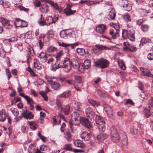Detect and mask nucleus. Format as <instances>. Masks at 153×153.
<instances>
[{
	"mask_svg": "<svg viewBox=\"0 0 153 153\" xmlns=\"http://www.w3.org/2000/svg\"><path fill=\"white\" fill-rule=\"evenodd\" d=\"M54 65L55 66H51V70L53 71H55L59 68H64L65 69V71L68 72L71 69L70 59L68 58L65 59L63 61H56Z\"/></svg>",
	"mask_w": 153,
	"mask_h": 153,
	"instance_id": "f257e3e1",
	"label": "nucleus"
},
{
	"mask_svg": "<svg viewBox=\"0 0 153 153\" xmlns=\"http://www.w3.org/2000/svg\"><path fill=\"white\" fill-rule=\"evenodd\" d=\"M134 31L131 29L123 30L122 33V37L124 39H128L130 40L134 41L135 40Z\"/></svg>",
	"mask_w": 153,
	"mask_h": 153,
	"instance_id": "f03ea898",
	"label": "nucleus"
},
{
	"mask_svg": "<svg viewBox=\"0 0 153 153\" xmlns=\"http://www.w3.org/2000/svg\"><path fill=\"white\" fill-rule=\"evenodd\" d=\"M38 22L41 25H46L49 26L52 23H55V21L53 18L51 16H47L44 19L42 15H41Z\"/></svg>",
	"mask_w": 153,
	"mask_h": 153,
	"instance_id": "7ed1b4c3",
	"label": "nucleus"
},
{
	"mask_svg": "<svg viewBox=\"0 0 153 153\" xmlns=\"http://www.w3.org/2000/svg\"><path fill=\"white\" fill-rule=\"evenodd\" d=\"M95 66L98 68L103 69L107 68L109 64V62L106 59L101 58L97 59L94 62Z\"/></svg>",
	"mask_w": 153,
	"mask_h": 153,
	"instance_id": "20e7f679",
	"label": "nucleus"
},
{
	"mask_svg": "<svg viewBox=\"0 0 153 153\" xmlns=\"http://www.w3.org/2000/svg\"><path fill=\"white\" fill-rule=\"evenodd\" d=\"M95 122L96 126L99 130L101 132L104 131L105 130V122L103 120L98 116L96 115L95 118Z\"/></svg>",
	"mask_w": 153,
	"mask_h": 153,
	"instance_id": "39448f33",
	"label": "nucleus"
},
{
	"mask_svg": "<svg viewBox=\"0 0 153 153\" xmlns=\"http://www.w3.org/2000/svg\"><path fill=\"white\" fill-rule=\"evenodd\" d=\"M111 140L114 142H118L120 139L117 130L113 128L111 129Z\"/></svg>",
	"mask_w": 153,
	"mask_h": 153,
	"instance_id": "423d86ee",
	"label": "nucleus"
},
{
	"mask_svg": "<svg viewBox=\"0 0 153 153\" xmlns=\"http://www.w3.org/2000/svg\"><path fill=\"white\" fill-rule=\"evenodd\" d=\"M79 123H81L85 127L88 128H90L92 127V125L87 118L81 117L79 119Z\"/></svg>",
	"mask_w": 153,
	"mask_h": 153,
	"instance_id": "0eeeda50",
	"label": "nucleus"
},
{
	"mask_svg": "<svg viewBox=\"0 0 153 153\" xmlns=\"http://www.w3.org/2000/svg\"><path fill=\"white\" fill-rule=\"evenodd\" d=\"M48 81L50 82L49 83L51 86V88L54 90L58 91L60 89L61 85L58 82L53 81L51 79L48 80Z\"/></svg>",
	"mask_w": 153,
	"mask_h": 153,
	"instance_id": "6e6552de",
	"label": "nucleus"
},
{
	"mask_svg": "<svg viewBox=\"0 0 153 153\" xmlns=\"http://www.w3.org/2000/svg\"><path fill=\"white\" fill-rule=\"evenodd\" d=\"M0 22H1L3 25L5 27L9 29L12 27V25L10 24V21L3 18H0Z\"/></svg>",
	"mask_w": 153,
	"mask_h": 153,
	"instance_id": "1a4fd4ad",
	"label": "nucleus"
},
{
	"mask_svg": "<svg viewBox=\"0 0 153 153\" xmlns=\"http://www.w3.org/2000/svg\"><path fill=\"white\" fill-rule=\"evenodd\" d=\"M85 111L87 117H88L91 119L93 118L94 117V112L91 108L88 107L86 108L85 109Z\"/></svg>",
	"mask_w": 153,
	"mask_h": 153,
	"instance_id": "9d476101",
	"label": "nucleus"
},
{
	"mask_svg": "<svg viewBox=\"0 0 153 153\" xmlns=\"http://www.w3.org/2000/svg\"><path fill=\"white\" fill-rule=\"evenodd\" d=\"M22 116L26 119H33L34 115L30 112L28 113L27 110L23 109L22 113Z\"/></svg>",
	"mask_w": 153,
	"mask_h": 153,
	"instance_id": "9b49d317",
	"label": "nucleus"
},
{
	"mask_svg": "<svg viewBox=\"0 0 153 153\" xmlns=\"http://www.w3.org/2000/svg\"><path fill=\"white\" fill-rule=\"evenodd\" d=\"M104 110L109 117H111L112 116V110L111 107L106 104L103 105Z\"/></svg>",
	"mask_w": 153,
	"mask_h": 153,
	"instance_id": "f8f14e48",
	"label": "nucleus"
},
{
	"mask_svg": "<svg viewBox=\"0 0 153 153\" xmlns=\"http://www.w3.org/2000/svg\"><path fill=\"white\" fill-rule=\"evenodd\" d=\"M140 69L142 72V75L153 78V75L151 74L148 69L143 68H140Z\"/></svg>",
	"mask_w": 153,
	"mask_h": 153,
	"instance_id": "ddd939ff",
	"label": "nucleus"
},
{
	"mask_svg": "<svg viewBox=\"0 0 153 153\" xmlns=\"http://www.w3.org/2000/svg\"><path fill=\"white\" fill-rule=\"evenodd\" d=\"M106 29V26L105 25L101 24L98 25L97 27L96 31L97 32L101 34L103 33Z\"/></svg>",
	"mask_w": 153,
	"mask_h": 153,
	"instance_id": "4468645a",
	"label": "nucleus"
},
{
	"mask_svg": "<svg viewBox=\"0 0 153 153\" xmlns=\"http://www.w3.org/2000/svg\"><path fill=\"white\" fill-rule=\"evenodd\" d=\"M20 96L23 97L26 100L28 104H32L34 103L33 100L31 98H30L27 96L25 95L22 93H19V94Z\"/></svg>",
	"mask_w": 153,
	"mask_h": 153,
	"instance_id": "2eb2a0df",
	"label": "nucleus"
},
{
	"mask_svg": "<svg viewBox=\"0 0 153 153\" xmlns=\"http://www.w3.org/2000/svg\"><path fill=\"white\" fill-rule=\"evenodd\" d=\"M38 57L41 62H45L47 61L48 56L45 53L42 52L39 54Z\"/></svg>",
	"mask_w": 153,
	"mask_h": 153,
	"instance_id": "dca6fc26",
	"label": "nucleus"
},
{
	"mask_svg": "<svg viewBox=\"0 0 153 153\" xmlns=\"http://www.w3.org/2000/svg\"><path fill=\"white\" fill-rule=\"evenodd\" d=\"M108 135L106 133H102L97 136V138L99 141L101 142L104 140L108 136Z\"/></svg>",
	"mask_w": 153,
	"mask_h": 153,
	"instance_id": "f3484780",
	"label": "nucleus"
},
{
	"mask_svg": "<svg viewBox=\"0 0 153 153\" xmlns=\"http://www.w3.org/2000/svg\"><path fill=\"white\" fill-rule=\"evenodd\" d=\"M71 94V92L70 91H67L63 92L58 96L59 98H67L69 97Z\"/></svg>",
	"mask_w": 153,
	"mask_h": 153,
	"instance_id": "a211bd4d",
	"label": "nucleus"
},
{
	"mask_svg": "<svg viewBox=\"0 0 153 153\" xmlns=\"http://www.w3.org/2000/svg\"><path fill=\"white\" fill-rule=\"evenodd\" d=\"M72 120H74L76 122V123H79V119L80 118L79 117V114L77 112H74L72 114Z\"/></svg>",
	"mask_w": 153,
	"mask_h": 153,
	"instance_id": "6ab92c4d",
	"label": "nucleus"
},
{
	"mask_svg": "<svg viewBox=\"0 0 153 153\" xmlns=\"http://www.w3.org/2000/svg\"><path fill=\"white\" fill-rule=\"evenodd\" d=\"M71 63V66L72 65L74 69H79L78 70L80 71V65L78 63V61L76 59H73Z\"/></svg>",
	"mask_w": 153,
	"mask_h": 153,
	"instance_id": "aec40b11",
	"label": "nucleus"
},
{
	"mask_svg": "<svg viewBox=\"0 0 153 153\" xmlns=\"http://www.w3.org/2000/svg\"><path fill=\"white\" fill-rule=\"evenodd\" d=\"M91 134V133L86 131H84L81 134V137L85 141H88L90 138Z\"/></svg>",
	"mask_w": 153,
	"mask_h": 153,
	"instance_id": "412c9836",
	"label": "nucleus"
},
{
	"mask_svg": "<svg viewBox=\"0 0 153 153\" xmlns=\"http://www.w3.org/2000/svg\"><path fill=\"white\" fill-rule=\"evenodd\" d=\"M74 145L78 147L84 148L85 147V145L82 141L79 140H76L74 142Z\"/></svg>",
	"mask_w": 153,
	"mask_h": 153,
	"instance_id": "4be33fe9",
	"label": "nucleus"
},
{
	"mask_svg": "<svg viewBox=\"0 0 153 153\" xmlns=\"http://www.w3.org/2000/svg\"><path fill=\"white\" fill-rule=\"evenodd\" d=\"M76 12V10H72L69 8L66 7L64 10V13L66 16H69L74 14Z\"/></svg>",
	"mask_w": 153,
	"mask_h": 153,
	"instance_id": "5701e85b",
	"label": "nucleus"
},
{
	"mask_svg": "<svg viewBox=\"0 0 153 153\" xmlns=\"http://www.w3.org/2000/svg\"><path fill=\"white\" fill-rule=\"evenodd\" d=\"M70 111V108L69 105H67L63 107L62 108V109H61V111L62 112H63L64 113L66 114H68Z\"/></svg>",
	"mask_w": 153,
	"mask_h": 153,
	"instance_id": "b1692460",
	"label": "nucleus"
},
{
	"mask_svg": "<svg viewBox=\"0 0 153 153\" xmlns=\"http://www.w3.org/2000/svg\"><path fill=\"white\" fill-rule=\"evenodd\" d=\"M64 136L68 141L70 142L71 141V135L69 132L66 131L64 133Z\"/></svg>",
	"mask_w": 153,
	"mask_h": 153,
	"instance_id": "393cba45",
	"label": "nucleus"
},
{
	"mask_svg": "<svg viewBox=\"0 0 153 153\" xmlns=\"http://www.w3.org/2000/svg\"><path fill=\"white\" fill-rule=\"evenodd\" d=\"M41 11L45 13H47L48 10V7L45 4L42 5L40 8Z\"/></svg>",
	"mask_w": 153,
	"mask_h": 153,
	"instance_id": "a878e982",
	"label": "nucleus"
},
{
	"mask_svg": "<svg viewBox=\"0 0 153 153\" xmlns=\"http://www.w3.org/2000/svg\"><path fill=\"white\" fill-rule=\"evenodd\" d=\"M79 43L78 42H76L72 44H68L64 42L62 43V46L64 47H67L69 46H71L72 48H74L76 46L78 45Z\"/></svg>",
	"mask_w": 153,
	"mask_h": 153,
	"instance_id": "bb28decb",
	"label": "nucleus"
},
{
	"mask_svg": "<svg viewBox=\"0 0 153 153\" xmlns=\"http://www.w3.org/2000/svg\"><path fill=\"white\" fill-rule=\"evenodd\" d=\"M28 123L31 129L33 130L36 129L37 124L36 122L34 121L28 122Z\"/></svg>",
	"mask_w": 153,
	"mask_h": 153,
	"instance_id": "cd10ccee",
	"label": "nucleus"
},
{
	"mask_svg": "<svg viewBox=\"0 0 153 153\" xmlns=\"http://www.w3.org/2000/svg\"><path fill=\"white\" fill-rule=\"evenodd\" d=\"M117 63L120 66V68L121 69L123 70H125L126 69V67L125 64L123 61L122 60H119L117 61Z\"/></svg>",
	"mask_w": 153,
	"mask_h": 153,
	"instance_id": "c85d7f7f",
	"label": "nucleus"
},
{
	"mask_svg": "<svg viewBox=\"0 0 153 153\" xmlns=\"http://www.w3.org/2000/svg\"><path fill=\"white\" fill-rule=\"evenodd\" d=\"M22 20L18 18H16L14 22L15 26L17 27H21V26L23 25H22Z\"/></svg>",
	"mask_w": 153,
	"mask_h": 153,
	"instance_id": "c756f323",
	"label": "nucleus"
},
{
	"mask_svg": "<svg viewBox=\"0 0 153 153\" xmlns=\"http://www.w3.org/2000/svg\"><path fill=\"white\" fill-rule=\"evenodd\" d=\"M140 96L142 100H147L148 98V95L146 91H142L140 94Z\"/></svg>",
	"mask_w": 153,
	"mask_h": 153,
	"instance_id": "7c9ffc66",
	"label": "nucleus"
},
{
	"mask_svg": "<svg viewBox=\"0 0 153 153\" xmlns=\"http://www.w3.org/2000/svg\"><path fill=\"white\" fill-rule=\"evenodd\" d=\"M83 68L87 69L91 66V62L89 60H86L83 63Z\"/></svg>",
	"mask_w": 153,
	"mask_h": 153,
	"instance_id": "2f4dec72",
	"label": "nucleus"
},
{
	"mask_svg": "<svg viewBox=\"0 0 153 153\" xmlns=\"http://www.w3.org/2000/svg\"><path fill=\"white\" fill-rule=\"evenodd\" d=\"M6 118V115L5 114V111L4 110L2 113H0V121L3 122Z\"/></svg>",
	"mask_w": 153,
	"mask_h": 153,
	"instance_id": "473e14b6",
	"label": "nucleus"
},
{
	"mask_svg": "<svg viewBox=\"0 0 153 153\" xmlns=\"http://www.w3.org/2000/svg\"><path fill=\"white\" fill-rule=\"evenodd\" d=\"M0 4L4 8H7L10 7V4L9 2H4L3 0L0 1Z\"/></svg>",
	"mask_w": 153,
	"mask_h": 153,
	"instance_id": "72a5a7b5",
	"label": "nucleus"
},
{
	"mask_svg": "<svg viewBox=\"0 0 153 153\" xmlns=\"http://www.w3.org/2000/svg\"><path fill=\"white\" fill-rule=\"evenodd\" d=\"M88 102L89 103L94 106H97L99 105V103L98 102H97L96 101L92 99H89Z\"/></svg>",
	"mask_w": 153,
	"mask_h": 153,
	"instance_id": "f704fd0d",
	"label": "nucleus"
},
{
	"mask_svg": "<svg viewBox=\"0 0 153 153\" xmlns=\"http://www.w3.org/2000/svg\"><path fill=\"white\" fill-rule=\"evenodd\" d=\"M10 111L16 117H17L19 114V111L16 108L12 107L10 109Z\"/></svg>",
	"mask_w": 153,
	"mask_h": 153,
	"instance_id": "c9c22d12",
	"label": "nucleus"
},
{
	"mask_svg": "<svg viewBox=\"0 0 153 153\" xmlns=\"http://www.w3.org/2000/svg\"><path fill=\"white\" fill-rule=\"evenodd\" d=\"M149 27L147 24L143 25L141 27V29L143 32H146L149 30Z\"/></svg>",
	"mask_w": 153,
	"mask_h": 153,
	"instance_id": "e433bc0d",
	"label": "nucleus"
},
{
	"mask_svg": "<svg viewBox=\"0 0 153 153\" xmlns=\"http://www.w3.org/2000/svg\"><path fill=\"white\" fill-rule=\"evenodd\" d=\"M47 92L46 93L43 91H41L39 92V94L41 95L42 97L44 98L45 100V101H48V96L46 95Z\"/></svg>",
	"mask_w": 153,
	"mask_h": 153,
	"instance_id": "4c0bfd02",
	"label": "nucleus"
},
{
	"mask_svg": "<svg viewBox=\"0 0 153 153\" xmlns=\"http://www.w3.org/2000/svg\"><path fill=\"white\" fill-rule=\"evenodd\" d=\"M124 19L127 22L131 21V19L129 14L127 13H126L123 15Z\"/></svg>",
	"mask_w": 153,
	"mask_h": 153,
	"instance_id": "58836bf2",
	"label": "nucleus"
},
{
	"mask_svg": "<svg viewBox=\"0 0 153 153\" xmlns=\"http://www.w3.org/2000/svg\"><path fill=\"white\" fill-rule=\"evenodd\" d=\"M136 50L137 48L136 47L132 45H129L126 50L128 51L134 52L136 51Z\"/></svg>",
	"mask_w": 153,
	"mask_h": 153,
	"instance_id": "ea45409f",
	"label": "nucleus"
},
{
	"mask_svg": "<svg viewBox=\"0 0 153 153\" xmlns=\"http://www.w3.org/2000/svg\"><path fill=\"white\" fill-rule=\"evenodd\" d=\"M27 51L30 54L33 56L35 54L34 52L33 48L30 45H29L27 47Z\"/></svg>",
	"mask_w": 153,
	"mask_h": 153,
	"instance_id": "a19ab883",
	"label": "nucleus"
},
{
	"mask_svg": "<svg viewBox=\"0 0 153 153\" xmlns=\"http://www.w3.org/2000/svg\"><path fill=\"white\" fill-rule=\"evenodd\" d=\"M96 46V48H97L98 49L109 50L110 49L109 47H107L105 46H103L99 45H97Z\"/></svg>",
	"mask_w": 153,
	"mask_h": 153,
	"instance_id": "79ce46f5",
	"label": "nucleus"
},
{
	"mask_svg": "<svg viewBox=\"0 0 153 153\" xmlns=\"http://www.w3.org/2000/svg\"><path fill=\"white\" fill-rule=\"evenodd\" d=\"M56 104L59 109H61V110L62 109L63 107L61 101L59 100L58 99H56Z\"/></svg>",
	"mask_w": 153,
	"mask_h": 153,
	"instance_id": "37998d69",
	"label": "nucleus"
},
{
	"mask_svg": "<svg viewBox=\"0 0 153 153\" xmlns=\"http://www.w3.org/2000/svg\"><path fill=\"white\" fill-rule=\"evenodd\" d=\"M124 6V7H123L124 8V10L127 11H130L132 9V6L131 4L128 2V4H126Z\"/></svg>",
	"mask_w": 153,
	"mask_h": 153,
	"instance_id": "c03bdc74",
	"label": "nucleus"
},
{
	"mask_svg": "<svg viewBox=\"0 0 153 153\" xmlns=\"http://www.w3.org/2000/svg\"><path fill=\"white\" fill-rule=\"evenodd\" d=\"M26 70L30 73L31 76L33 77L37 76V75L35 73L32 69H31L29 67H27V68Z\"/></svg>",
	"mask_w": 153,
	"mask_h": 153,
	"instance_id": "a18cd8bd",
	"label": "nucleus"
},
{
	"mask_svg": "<svg viewBox=\"0 0 153 153\" xmlns=\"http://www.w3.org/2000/svg\"><path fill=\"white\" fill-rule=\"evenodd\" d=\"M63 55V52L62 51H60L57 53L56 58V61H59L61 60L60 59L61 56Z\"/></svg>",
	"mask_w": 153,
	"mask_h": 153,
	"instance_id": "49530a36",
	"label": "nucleus"
},
{
	"mask_svg": "<svg viewBox=\"0 0 153 153\" xmlns=\"http://www.w3.org/2000/svg\"><path fill=\"white\" fill-rule=\"evenodd\" d=\"M81 104L78 102H75L74 105V109L78 111H79L80 109Z\"/></svg>",
	"mask_w": 153,
	"mask_h": 153,
	"instance_id": "de8ad7c7",
	"label": "nucleus"
},
{
	"mask_svg": "<svg viewBox=\"0 0 153 153\" xmlns=\"http://www.w3.org/2000/svg\"><path fill=\"white\" fill-rule=\"evenodd\" d=\"M76 51L78 54L80 55H83L85 53V50L83 48H77Z\"/></svg>",
	"mask_w": 153,
	"mask_h": 153,
	"instance_id": "09e8293b",
	"label": "nucleus"
},
{
	"mask_svg": "<svg viewBox=\"0 0 153 153\" xmlns=\"http://www.w3.org/2000/svg\"><path fill=\"white\" fill-rule=\"evenodd\" d=\"M130 131L131 133L134 135L137 134L139 131L138 128L134 127L131 128Z\"/></svg>",
	"mask_w": 153,
	"mask_h": 153,
	"instance_id": "8fccbe9b",
	"label": "nucleus"
},
{
	"mask_svg": "<svg viewBox=\"0 0 153 153\" xmlns=\"http://www.w3.org/2000/svg\"><path fill=\"white\" fill-rule=\"evenodd\" d=\"M50 4L53 7H54L57 10H59V7L58 4L52 1H51L50 2Z\"/></svg>",
	"mask_w": 153,
	"mask_h": 153,
	"instance_id": "3c124183",
	"label": "nucleus"
},
{
	"mask_svg": "<svg viewBox=\"0 0 153 153\" xmlns=\"http://www.w3.org/2000/svg\"><path fill=\"white\" fill-rule=\"evenodd\" d=\"M65 82L68 85H73L74 86V85H75V81L72 79L65 80Z\"/></svg>",
	"mask_w": 153,
	"mask_h": 153,
	"instance_id": "603ef678",
	"label": "nucleus"
},
{
	"mask_svg": "<svg viewBox=\"0 0 153 153\" xmlns=\"http://www.w3.org/2000/svg\"><path fill=\"white\" fill-rule=\"evenodd\" d=\"M150 109H147L146 111V117L147 118L149 117L151 115V113L152 108H149Z\"/></svg>",
	"mask_w": 153,
	"mask_h": 153,
	"instance_id": "864d4df0",
	"label": "nucleus"
},
{
	"mask_svg": "<svg viewBox=\"0 0 153 153\" xmlns=\"http://www.w3.org/2000/svg\"><path fill=\"white\" fill-rule=\"evenodd\" d=\"M56 48L55 47L53 46H50L48 47L47 49V51L48 53L51 52L55 51Z\"/></svg>",
	"mask_w": 153,
	"mask_h": 153,
	"instance_id": "5fc2aeb1",
	"label": "nucleus"
},
{
	"mask_svg": "<svg viewBox=\"0 0 153 153\" xmlns=\"http://www.w3.org/2000/svg\"><path fill=\"white\" fill-rule=\"evenodd\" d=\"M150 41V40L149 39H146L145 38H143L141 40V43L140 44V46L141 44H142V45H143V43H146L149 42Z\"/></svg>",
	"mask_w": 153,
	"mask_h": 153,
	"instance_id": "6e6d98bb",
	"label": "nucleus"
},
{
	"mask_svg": "<svg viewBox=\"0 0 153 153\" xmlns=\"http://www.w3.org/2000/svg\"><path fill=\"white\" fill-rule=\"evenodd\" d=\"M119 29H118V30H116V33L111 37V38L115 39H116L119 36Z\"/></svg>",
	"mask_w": 153,
	"mask_h": 153,
	"instance_id": "4d7b16f0",
	"label": "nucleus"
},
{
	"mask_svg": "<svg viewBox=\"0 0 153 153\" xmlns=\"http://www.w3.org/2000/svg\"><path fill=\"white\" fill-rule=\"evenodd\" d=\"M75 79L79 83H81L82 82V78L80 76H75Z\"/></svg>",
	"mask_w": 153,
	"mask_h": 153,
	"instance_id": "13d9d810",
	"label": "nucleus"
},
{
	"mask_svg": "<svg viewBox=\"0 0 153 153\" xmlns=\"http://www.w3.org/2000/svg\"><path fill=\"white\" fill-rule=\"evenodd\" d=\"M65 149L70 151H73V148L71 147V145L70 144L65 145Z\"/></svg>",
	"mask_w": 153,
	"mask_h": 153,
	"instance_id": "bf43d9fd",
	"label": "nucleus"
},
{
	"mask_svg": "<svg viewBox=\"0 0 153 153\" xmlns=\"http://www.w3.org/2000/svg\"><path fill=\"white\" fill-rule=\"evenodd\" d=\"M126 4H128V1L126 0H122L120 2V5L123 7H124Z\"/></svg>",
	"mask_w": 153,
	"mask_h": 153,
	"instance_id": "052dcab7",
	"label": "nucleus"
},
{
	"mask_svg": "<svg viewBox=\"0 0 153 153\" xmlns=\"http://www.w3.org/2000/svg\"><path fill=\"white\" fill-rule=\"evenodd\" d=\"M67 34L65 33L64 30H62L60 33V35L61 37L64 38L67 35Z\"/></svg>",
	"mask_w": 153,
	"mask_h": 153,
	"instance_id": "680f3d73",
	"label": "nucleus"
},
{
	"mask_svg": "<svg viewBox=\"0 0 153 153\" xmlns=\"http://www.w3.org/2000/svg\"><path fill=\"white\" fill-rule=\"evenodd\" d=\"M144 22V20L143 19H139L137 21L136 23L137 25H141V24Z\"/></svg>",
	"mask_w": 153,
	"mask_h": 153,
	"instance_id": "e2e57ef3",
	"label": "nucleus"
},
{
	"mask_svg": "<svg viewBox=\"0 0 153 153\" xmlns=\"http://www.w3.org/2000/svg\"><path fill=\"white\" fill-rule=\"evenodd\" d=\"M34 2L35 7H38L40 6L41 2L40 1L38 0H35V1Z\"/></svg>",
	"mask_w": 153,
	"mask_h": 153,
	"instance_id": "0e129e2a",
	"label": "nucleus"
},
{
	"mask_svg": "<svg viewBox=\"0 0 153 153\" xmlns=\"http://www.w3.org/2000/svg\"><path fill=\"white\" fill-rule=\"evenodd\" d=\"M138 85L139 88L141 90L143 91V90L144 87L142 83L140 82H139Z\"/></svg>",
	"mask_w": 153,
	"mask_h": 153,
	"instance_id": "69168bd1",
	"label": "nucleus"
},
{
	"mask_svg": "<svg viewBox=\"0 0 153 153\" xmlns=\"http://www.w3.org/2000/svg\"><path fill=\"white\" fill-rule=\"evenodd\" d=\"M94 3L93 1L89 0H86L85 4L88 6H89L92 5Z\"/></svg>",
	"mask_w": 153,
	"mask_h": 153,
	"instance_id": "338daca9",
	"label": "nucleus"
},
{
	"mask_svg": "<svg viewBox=\"0 0 153 153\" xmlns=\"http://www.w3.org/2000/svg\"><path fill=\"white\" fill-rule=\"evenodd\" d=\"M147 58L149 60L153 59V54L151 53H149L147 56Z\"/></svg>",
	"mask_w": 153,
	"mask_h": 153,
	"instance_id": "774afa93",
	"label": "nucleus"
}]
</instances>
